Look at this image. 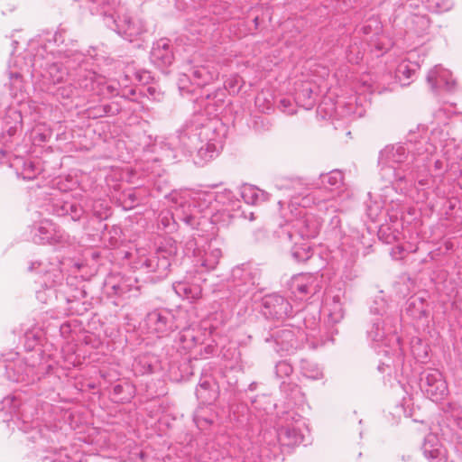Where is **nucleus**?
I'll return each instance as SVG.
<instances>
[{
	"label": "nucleus",
	"mask_w": 462,
	"mask_h": 462,
	"mask_svg": "<svg viewBox=\"0 0 462 462\" xmlns=\"http://www.w3.org/2000/svg\"><path fill=\"white\" fill-rule=\"evenodd\" d=\"M420 142H416L413 134H410L406 143L385 146L379 153V174L385 185H391L402 194L411 197L417 202L428 199V179L420 178L415 173L420 169V162L430 159L429 154L434 151L430 145L421 152ZM420 172V170H418Z\"/></svg>",
	"instance_id": "nucleus-1"
},
{
	"label": "nucleus",
	"mask_w": 462,
	"mask_h": 462,
	"mask_svg": "<svg viewBox=\"0 0 462 462\" xmlns=\"http://www.w3.org/2000/svg\"><path fill=\"white\" fill-rule=\"evenodd\" d=\"M39 406L40 401L35 396L24 398L21 393L8 395L0 402V420L12 430L14 427L23 432L32 430L29 439L36 442L45 438L40 420L44 422L43 426L47 430L55 432L60 428L58 424H48L45 418H40L41 411L43 416L45 411L51 409V405L45 403L41 409Z\"/></svg>",
	"instance_id": "nucleus-2"
},
{
	"label": "nucleus",
	"mask_w": 462,
	"mask_h": 462,
	"mask_svg": "<svg viewBox=\"0 0 462 462\" xmlns=\"http://www.w3.org/2000/svg\"><path fill=\"white\" fill-rule=\"evenodd\" d=\"M370 312L376 316L367 328V337L372 346L377 349L378 354H383L386 356H393L396 365L402 363L405 351L404 343L396 335L401 320L400 315L398 313L394 316L389 315L386 301L381 297L374 300L370 306ZM392 365H395V361L383 362L379 365L378 369L383 372V366L390 367Z\"/></svg>",
	"instance_id": "nucleus-3"
},
{
	"label": "nucleus",
	"mask_w": 462,
	"mask_h": 462,
	"mask_svg": "<svg viewBox=\"0 0 462 462\" xmlns=\"http://www.w3.org/2000/svg\"><path fill=\"white\" fill-rule=\"evenodd\" d=\"M278 189H285L291 199L289 204L291 217L279 233L281 242H292L293 238L306 240L318 236L321 221L319 217L307 211L303 205L302 183L299 180H286L276 184Z\"/></svg>",
	"instance_id": "nucleus-4"
},
{
	"label": "nucleus",
	"mask_w": 462,
	"mask_h": 462,
	"mask_svg": "<svg viewBox=\"0 0 462 462\" xmlns=\"http://www.w3.org/2000/svg\"><path fill=\"white\" fill-rule=\"evenodd\" d=\"M219 125L218 119L196 114L180 131L179 139L189 152L197 151L207 162L216 157L223 147L224 134L218 130Z\"/></svg>",
	"instance_id": "nucleus-5"
},
{
	"label": "nucleus",
	"mask_w": 462,
	"mask_h": 462,
	"mask_svg": "<svg viewBox=\"0 0 462 462\" xmlns=\"http://www.w3.org/2000/svg\"><path fill=\"white\" fill-rule=\"evenodd\" d=\"M175 212L174 221H182L186 226L198 228L205 215H211L212 221L217 222V208L215 207V191L175 189L165 196Z\"/></svg>",
	"instance_id": "nucleus-6"
},
{
	"label": "nucleus",
	"mask_w": 462,
	"mask_h": 462,
	"mask_svg": "<svg viewBox=\"0 0 462 462\" xmlns=\"http://www.w3.org/2000/svg\"><path fill=\"white\" fill-rule=\"evenodd\" d=\"M42 360L41 352L29 357H21L16 352L4 354L0 356V379L33 384L52 368L51 363Z\"/></svg>",
	"instance_id": "nucleus-7"
},
{
	"label": "nucleus",
	"mask_w": 462,
	"mask_h": 462,
	"mask_svg": "<svg viewBox=\"0 0 462 462\" xmlns=\"http://www.w3.org/2000/svg\"><path fill=\"white\" fill-rule=\"evenodd\" d=\"M329 233L335 239H340V245L333 256L337 263V268L342 269L346 279L352 280L356 276L354 266L359 255L361 246L364 245L363 235L357 229H351L346 235L341 230V219L334 216L329 221Z\"/></svg>",
	"instance_id": "nucleus-8"
},
{
	"label": "nucleus",
	"mask_w": 462,
	"mask_h": 462,
	"mask_svg": "<svg viewBox=\"0 0 462 462\" xmlns=\"http://www.w3.org/2000/svg\"><path fill=\"white\" fill-rule=\"evenodd\" d=\"M343 173L338 170H333L328 173L319 175V189L302 197L303 205L310 206L312 203L320 211L337 210V198L341 193L343 185Z\"/></svg>",
	"instance_id": "nucleus-9"
},
{
	"label": "nucleus",
	"mask_w": 462,
	"mask_h": 462,
	"mask_svg": "<svg viewBox=\"0 0 462 462\" xmlns=\"http://www.w3.org/2000/svg\"><path fill=\"white\" fill-rule=\"evenodd\" d=\"M183 252L199 273L215 270L223 255L219 243L216 239L202 244L194 236L185 242Z\"/></svg>",
	"instance_id": "nucleus-10"
},
{
	"label": "nucleus",
	"mask_w": 462,
	"mask_h": 462,
	"mask_svg": "<svg viewBox=\"0 0 462 462\" xmlns=\"http://www.w3.org/2000/svg\"><path fill=\"white\" fill-rule=\"evenodd\" d=\"M176 248L160 247L156 252L148 255H140L133 263V268L140 273L150 274L145 280L155 282L167 276L171 259Z\"/></svg>",
	"instance_id": "nucleus-11"
},
{
	"label": "nucleus",
	"mask_w": 462,
	"mask_h": 462,
	"mask_svg": "<svg viewBox=\"0 0 462 462\" xmlns=\"http://www.w3.org/2000/svg\"><path fill=\"white\" fill-rule=\"evenodd\" d=\"M71 55L72 58L68 54L66 58L69 59L67 62L69 63V67L73 69L71 81L74 88L95 96L97 88V79L101 78V75L97 73L95 68H89L93 55L90 53L86 55L79 51Z\"/></svg>",
	"instance_id": "nucleus-12"
},
{
	"label": "nucleus",
	"mask_w": 462,
	"mask_h": 462,
	"mask_svg": "<svg viewBox=\"0 0 462 462\" xmlns=\"http://www.w3.org/2000/svg\"><path fill=\"white\" fill-rule=\"evenodd\" d=\"M77 51H57L59 54V58L57 60L50 63L51 60H47L46 62L42 60V55L41 53H37L32 63V67L33 68V71L37 72L41 69V76L46 79L49 83L58 84L62 82L66 78H69L71 79L73 69L69 67V63L67 62L69 60L66 58V55H70L72 58L73 53Z\"/></svg>",
	"instance_id": "nucleus-13"
},
{
	"label": "nucleus",
	"mask_w": 462,
	"mask_h": 462,
	"mask_svg": "<svg viewBox=\"0 0 462 462\" xmlns=\"http://www.w3.org/2000/svg\"><path fill=\"white\" fill-rule=\"evenodd\" d=\"M133 79L139 83L146 84L151 79V75L150 72L146 70H135L132 72L131 69H128L122 82L106 80L101 75V78L97 79V88L95 96L103 98L122 96L123 97L133 99L131 97L135 96L136 90L134 88H126L127 82Z\"/></svg>",
	"instance_id": "nucleus-14"
},
{
	"label": "nucleus",
	"mask_w": 462,
	"mask_h": 462,
	"mask_svg": "<svg viewBox=\"0 0 462 462\" xmlns=\"http://www.w3.org/2000/svg\"><path fill=\"white\" fill-rule=\"evenodd\" d=\"M186 312L183 310H171L168 309H157L149 312L145 318V326L150 333L158 337L168 336L175 329L183 326Z\"/></svg>",
	"instance_id": "nucleus-15"
},
{
	"label": "nucleus",
	"mask_w": 462,
	"mask_h": 462,
	"mask_svg": "<svg viewBox=\"0 0 462 462\" xmlns=\"http://www.w3.org/2000/svg\"><path fill=\"white\" fill-rule=\"evenodd\" d=\"M307 337L300 328L285 325L274 329L270 337H265V342H273L274 351L281 356H290L303 346Z\"/></svg>",
	"instance_id": "nucleus-16"
},
{
	"label": "nucleus",
	"mask_w": 462,
	"mask_h": 462,
	"mask_svg": "<svg viewBox=\"0 0 462 462\" xmlns=\"http://www.w3.org/2000/svg\"><path fill=\"white\" fill-rule=\"evenodd\" d=\"M276 433L282 446L292 447L304 442L306 435L309 434V429L301 416L288 412Z\"/></svg>",
	"instance_id": "nucleus-17"
},
{
	"label": "nucleus",
	"mask_w": 462,
	"mask_h": 462,
	"mask_svg": "<svg viewBox=\"0 0 462 462\" xmlns=\"http://www.w3.org/2000/svg\"><path fill=\"white\" fill-rule=\"evenodd\" d=\"M218 77V70L212 63L192 66L189 74H181L178 80V87L181 95L193 93L195 89L191 86L202 88L210 84Z\"/></svg>",
	"instance_id": "nucleus-18"
},
{
	"label": "nucleus",
	"mask_w": 462,
	"mask_h": 462,
	"mask_svg": "<svg viewBox=\"0 0 462 462\" xmlns=\"http://www.w3.org/2000/svg\"><path fill=\"white\" fill-rule=\"evenodd\" d=\"M103 20L108 28L129 42H133L145 31L144 23L141 19L132 17L126 13H118L116 16L113 14H105Z\"/></svg>",
	"instance_id": "nucleus-19"
},
{
	"label": "nucleus",
	"mask_w": 462,
	"mask_h": 462,
	"mask_svg": "<svg viewBox=\"0 0 462 462\" xmlns=\"http://www.w3.org/2000/svg\"><path fill=\"white\" fill-rule=\"evenodd\" d=\"M259 272L251 264H241L232 269L231 279L233 295L235 299H240L251 294L259 281Z\"/></svg>",
	"instance_id": "nucleus-20"
},
{
	"label": "nucleus",
	"mask_w": 462,
	"mask_h": 462,
	"mask_svg": "<svg viewBox=\"0 0 462 462\" xmlns=\"http://www.w3.org/2000/svg\"><path fill=\"white\" fill-rule=\"evenodd\" d=\"M324 286V277L319 273H299L291 277L289 287L300 300L309 299L319 293Z\"/></svg>",
	"instance_id": "nucleus-21"
},
{
	"label": "nucleus",
	"mask_w": 462,
	"mask_h": 462,
	"mask_svg": "<svg viewBox=\"0 0 462 462\" xmlns=\"http://www.w3.org/2000/svg\"><path fill=\"white\" fill-rule=\"evenodd\" d=\"M420 390L433 402L443 400L448 393V384L441 372L427 368L420 374Z\"/></svg>",
	"instance_id": "nucleus-22"
},
{
	"label": "nucleus",
	"mask_w": 462,
	"mask_h": 462,
	"mask_svg": "<svg viewBox=\"0 0 462 462\" xmlns=\"http://www.w3.org/2000/svg\"><path fill=\"white\" fill-rule=\"evenodd\" d=\"M88 199L83 196L66 197L53 199L48 210L58 217H69L73 221H79L86 214Z\"/></svg>",
	"instance_id": "nucleus-23"
},
{
	"label": "nucleus",
	"mask_w": 462,
	"mask_h": 462,
	"mask_svg": "<svg viewBox=\"0 0 462 462\" xmlns=\"http://www.w3.org/2000/svg\"><path fill=\"white\" fill-rule=\"evenodd\" d=\"M140 288L141 286L136 276L116 273L109 275L105 281V290L108 295H115L124 299L138 296Z\"/></svg>",
	"instance_id": "nucleus-24"
},
{
	"label": "nucleus",
	"mask_w": 462,
	"mask_h": 462,
	"mask_svg": "<svg viewBox=\"0 0 462 462\" xmlns=\"http://www.w3.org/2000/svg\"><path fill=\"white\" fill-rule=\"evenodd\" d=\"M261 311L267 319H282L292 314V306L283 296L273 293L262 299Z\"/></svg>",
	"instance_id": "nucleus-25"
},
{
	"label": "nucleus",
	"mask_w": 462,
	"mask_h": 462,
	"mask_svg": "<svg viewBox=\"0 0 462 462\" xmlns=\"http://www.w3.org/2000/svg\"><path fill=\"white\" fill-rule=\"evenodd\" d=\"M32 240L36 244H60L67 240V236L52 221L44 219L32 230Z\"/></svg>",
	"instance_id": "nucleus-26"
},
{
	"label": "nucleus",
	"mask_w": 462,
	"mask_h": 462,
	"mask_svg": "<svg viewBox=\"0 0 462 462\" xmlns=\"http://www.w3.org/2000/svg\"><path fill=\"white\" fill-rule=\"evenodd\" d=\"M204 281L202 277H195L193 280L191 274L188 273L183 280L173 282L172 289L179 297L195 300L202 295L201 282Z\"/></svg>",
	"instance_id": "nucleus-27"
},
{
	"label": "nucleus",
	"mask_w": 462,
	"mask_h": 462,
	"mask_svg": "<svg viewBox=\"0 0 462 462\" xmlns=\"http://www.w3.org/2000/svg\"><path fill=\"white\" fill-rule=\"evenodd\" d=\"M23 117L14 107H8L0 119V143H6L22 128Z\"/></svg>",
	"instance_id": "nucleus-28"
},
{
	"label": "nucleus",
	"mask_w": 462,
	"mask_h": 462,
	"mask_svg": "<svg viewBox=\"0 0 462 462\" xmlns=\"http://www.w3.org/2000/svg\"><path fill=\"white\" fill-rule=\"evenodd\" d=\"M427 82L434 91L441 89L451 91L456 84L451 72L444 69L441 65H436L429 71Z\"/></svg>",
	"instance_id": "nucleus-29"
},
{
	"label": "nucleus",
	"mask_w": 462,
	"mask_h": 462,
	"mask_svg": "<svg viewBox=\"0 0 462 462\" xmlns=\"http://www.w3.org/2000/svg\"><path fill=\"white\" fill-rule=\"evenodd\" d=\"M150 59L160 69H165L170 66L174 60L170 40L162 38L155 42L150 53Z\"/></svg>",
	"instance_id": "nucleus-30"
},
{
	"label": "nucleus",
	"mask_w": 462,
	"mask_h": 462,
	"mask_svg": "<svg viewBox=\"0 0 462 462\" xmlns=\"http://www.w3.org/2000/svg\"><path fill=\"white\" fill-rule=\"evenodd\" d=\"M62 280V274L58 268H53L44 272L45 288L36 292L37 300L42 303H51L57 299L56 289L54 286Z\"/></svg>",
	"instance_id": "nucleus-31"
},
{
	"label": "nucleus",
	"mask_w": 462,
	"mask_h": 462,
	"mask_svg": "<svg viewBox=\"0 0 462 462\" xmlns=\"http://www.w3.org/2000/svg\"><path fill=\"white\" fill-rule=\"evenodd\" d=\"M215 207L217 208V214L222 212L227 217H233L234 213L238 211L241 203L232 190L224 189L221 191H215Z\"/></svg>",
	"instance_id": "nucleus-32"
},
{
	"label": "nucleus",
	"mask_w": 462,
	"mask_h": 462,
	"mask_svg": "<svg viewBox=\"0 0 462 462\" xmlns=\"http://www.w3.org/2000/svg\"><path fill=\"white\" fill-rule=\"evenodd\" d=\"M319 96V87L312 82H303L296 88L294 101L299 106L306 110L314 107Z\"/></svg>",
	"instance_id": "nucleus-33"
},
{
	"label": "nucleus",
	"mask_w": 462,
	"mask_h": 462,
	"mask_svg": "<svg viewBox=\"0 0 462 462\" xmlns=\"http://www.w3.org/2000/svg\"><path fill=\"white\" fill-rule=\"evenodd\" d=\"M381 31V23L377 18L372 17L366 20L358 29H356V32L357 34H363L365 37L364 41H365L369 46H374L376 49L383 51L384 50V47L378 38Z\"/></svg>",
	"instance_id": "nucleus-34"
},
{
	"label": "nucleus",
	"mask_w": 462,
	"mask_h": 462,
	"mask_svg": "<svg viewBox=\"0 0 462 462\" xmlns=\"http://www.w3.org/2000/svg\"><path fill=\"white\" fill-rule=\"evenodd\" d=\"M206 452L210 462H262L261 459H253L248 457L244 460L233 457L231 450L220 446L218 442L208 443Z\"/></svg>",
	"instance_id": "nucleus-35"
},
{
	"label": "nucleus",
	"mask_w": 462,
	"mask_h": 462,
	"mask_svg": "<svg viewBox=\"0 0 462 462\" xmlns=\"http://www.w3.org/2000/svg\"><path fill=\"white\" fill-rule=\"evenodd\" d=\"M415 57L416 52L410 51L408 57L402 60L397 65L395 76L403 86L410 84V80L420 68L419 62L414 60Z\"/></svg>",
	"instance_id": "nucleus-36"
},
{
	"label": "nucleus",
	"mask_w": 462,
	"mask_h": 462,
	"mask_svg": "<svg viewBox=\"0 0 462 462\" xmlns=\"http://www.w3.org/2000/svg\"><path fill=\"white\" fill-rule=\"evenodd\" d=\"M448 132L441 128V127H436L433 128L430 132V134L429 137H421L420 140H417L416 135L413 134V138L416 142H420V147L421 152H424L426 148H429L430 145L434 147V151L429 154L432 156L433 152H437L439 147H445L448 146Z\"/></svg>",
	"instance_id": "nucleus-37"
},
{
	"label": "nucleus",
	"mask_w": 462,
	"mask_h": 462,
	"mask_svg": "<svg viewBox=\"0 0 462 462\" xmlns=\"http://www.w3.org/2000/svg\"><path fill=\"white\" fill-rule=\"evenodd\" d=\"M430 19L424 13L410 14L407 17L406 32L410 37L416 35L421 37L428 33L430 29Z\"/></svg>",
	"instance_id": "nucleus-38"
},
{
	"label": "nucleus",
	"mask_w": 462,
	"mask_h": 462,
	"mask_svg": "<svg viewBox=\"0 0 462 462\" xmlns=\"http://www.w3.org/2000/svg\"><path fill=\"white\" fill-rule=\"evenodd\" d=\"M434 165V171L436 176H441L444 172L448 170L449 163L446 158H439L437 152H433L432 156L430 155V159L425 162H420V178L426 177L428 182L430 181V165ZM415 173H418V168H416Z\"/></svg>",
	"instance_id": "nucleus-39"
},
{
	"label": "nucleus",
	"mask_w": 462,
	"mask_h": 462,
	"mask_svg": "<svg viewBox=\"0 0 462 462\" xmlns=\"http://www.w3.org/2000/svg\"><path fill=\"white\" fill-rule=\"evenodd\" d=\"M323 311L328 315V321L331 323H337L342 320L344 308L340 292L326 298Z\"/></svg>",
	"instance_id": "nucleus-40"
},
{
	"label": "nucleus",
	"mask_w": 462,
	"mask_h": 462,
	"mask_svg": "<svg viewBox=\"0 0 462 462\" xmlns=\"http://www.w3.org/2000/svg\"><path fill=\"white\" fill-rule=\"evenodd\" d=\"M240 196L248 205H259L269 200V193L250 184H244L241 187Z\"/></svg>",
	"instance_id": "nucleus-41"
},
{
	"label": "nucleus",
	"mask_w": 462,
	"mask_h": 462,
	"mask_svg": "<svg viewBox=\"0 0 462 462\" xmlns=\"http://www.w3.org/2000/svg\"><path fill=\"white\" fill-rule=\"evenodd\" d=\"M34 72L33 69L31 70L27 65L26 68L20 67L19 69H10L8 74L11 94L16 97L18 93H22L24 88L23 77L25 73L33 75Z\"/></svg>",
	"instance_id": "nucleus-42"
},
{
	"label": "nucleus",
	"mask_w": 462,
	"mask_h": 462,
	"mask_svg": "<svg viewBox=\"0 0 462 462\" xmlns=\"http://www.w3.org/2000/svg\"><path fill=\"white\" fill-rule=\"evenodd\" d=\"M10 166L15 167L17 174L24 180H33L41 171V168L33 162L23 160L21 157L15 158L14 162H12Z\"/></svg>",
	"instance_id": "nucleus-43"
},
{
	"label": "nucleus",
	"mask_w": 462,
	"mask_h": 462,
	"mask_svg": "<svg viewBox=\"0 0 462 462\" xmlns=\"http://www.w3.org/2000/svg\"><path fill=\"white\" fill-rule=\"evenodd\" d=\"M281 243L283 245L291 244V242ZM291 244H293V245L291 248V254L296 262H306L312 256L311 246L306 240L293 238Z\"/></svg>",
	"instance_id": "nucleus-44"
},
{
	"label": "nucleus",
	"mask_w": 462,
	"mask_h": 462,
	"mask_svg": "<svg viewBox=\"0 0 462 462\" xmlns=\"http://www.w3.org/2000/svg\"><path fill=\"white\" fill-rule=\"evenodd\" d=\"M405 312L413 319H422L427 313V304L425 300L420 296H411L406 301Z\"/></svg>",
	"instance_id": "nucleus-45"
},
{
	"label": "nucleus",
	"mask_w": 462,
	"mask_h": 462,
	"mask_svg": "<svg viewBox=\"0 0 462 462\" xmlns=\"http://www.w3.org/2000/svg\"><path fill=\"white\" fill-rule=\"evenodd\" d=\"M336 113L342 116H349V117H361L365 115V110L363 107L357 106V100L350 98L348 102H337L336 105Z\"/></svg>",
	"instance_id": "nucleus-46"
},
{
	"label": "nucleus",
	"mask_w": 462,
	"mask_h": 462,
	"mask_svg": "<svg viewBox=\"0 0 462 462\" xmlns=\"http://www.w3.org/2000/svg\"><path fill=\"white\" fill-rule=\"evenodd\" d=\"M425 4L421 0H404L395 10L396 17L423 13Z\"/></svg>",
	"instance_id": "nucleus-47"
},
{
	"label": "nucleus",
	"mask_w": 462,
	"mask_h": 462,
	"mask_svg": "<svg viewBox=\"0 0 462 462\" xmlns=\"http://www.w3.org/2000/svg\"><path fill=\"white\" fill-rule=\"evenodd\" d=\"M153 358L143 355L137 356L133 363V371L136 375H144L153 373Z\"/></svg>",
	"instance_id": "nucleus-48"
},
{
	"label": "nucleus",
	"mask_w": 462,
	"mask_h": 462,
	"mask_svg": "<svg viewBox=\"0 0 462 462\" xmlns=\"http://www.w3.org/2000/svg\"><path fill=\"white\" fill-rule=\"evenodd\" d=\"M423 454L426 458L434 460L439 455L438 438L434 434H429L422 446Z\"/></svg>",
	"instance_id": "nucleus-49"
},
{
	"label": "nucleus",
	"mask_w": 462,
	"mask_h": 462,
	"mask_svg": "<svg viewBox=\"0 0 462 462\" xmlns=\"http://www.w3.org/2000/svg\"><path fill=\"white\" fill-rule=\"evenodd\" d=\"M300 369L301 374L306 378L311 380H319L323 377V373L318 365L309 360L302 359L300 361Z\"/></svg>",
	"instance_id": "nucleus-50"
},
{
	"label": "nucleus",
	"mask_w": 462,
	"mask_h": 462,
	"mask_svg": "<svg viewBox=\"0 0 462 462\" xmlns=\"http://www.w3.org/2000/svg\"><path fill=\"white\" fill-rule=\"evenodd\" d=\"M45 334L46 333L39 328L27 330L24 334L25 347L29 350H32L37 345L42 343Z\"/></svg>",
	"instance_id": "nucleus-51"
},
{
	"label": "nucleus",
	"mask_w": 462,
	"mask_h": 462,
	"mask_svg": "<svg viewBox=\"0 0 462 462\" xmlns=\"http://www.w3.org/2000/svg\"><path fill=\"white\" fill-rule=\"evenodd\" d=\"M182 329L179 334V340L182 343V346L185 349H190L197 344V337L194 330L189 327H186V322L183 321Z\"/></svg>",
	"instance_id": "nucleus-52"
},
{
	"label": "nucleus",
	"mask_w": 462,
	"mask_h": 462,
	"mask_svg": "<svg viewBox=\"0 0 462 462\" xmlns=\"http://www.w3.org/2000/svg\"><path fill=\"white\" fill-rule=\"evenodd\" d=\"M79 185V181L76 178L67 175L64 177H59L54 180V186L60 192H68L73 190Z\"/></svg>",
	"instance_id": "nucleus-53"
},
{
	"label": "nucleus",
	"mask_w": 462,
	"mask_h": 462,
	"mask_svg": "<svg viewBox=\"0 0 462 462\" xmlns=\"http://www.w3.org/2000/svg\"><path fill=\"white\" fill-rule=\"evenodd\" d=\"M453 7L452 0H426L425 8L434 13L449 11Z\"/></svg>",
	"instance_id": "nucleus-54"
},
{
	"label": "nucleus",
	"mask_w": 462,
	"mask_h": 462,
	"mask_svg": "<svg viewBox=\"0 0 462 462\" xmlns=\"http://www.w3.org/2000/svg\"><path fill=\"white\" fill-rule=\"evenodd\" d=\"M51 462H77L76 455L71 456L67 448H62L60 450H53L51 455L45 457Z\"/></svg>",
	"instance_id": "nucleus-55"
},
{
	"label": "nucleus",
	"mask_w": 462,
	"mask_h": 462,
	"mask_svg": "<svg viewBox=\"0 0 462 462\" xmlns=\"http://www.w3.org/2000/svg\"><path fill=\"white\" fill-rule=\"evenodd\" d=\"M91 211L94 217H96L99 221L103 219H106L109 213V207L107 204L101 199L95 200L91 205Z\"/></svg>",
	"instance_id": "nucleus-56"
},
{
	"label": "nucleus",
	"mask_w": 462,
	"mask_h": 462,
	"mask_svg": "<svg viewBox=\"0 0 462 462\" xmlns=\"http://www.w3.org/2000/svg\"><path fill=\"white\" fill-rule=\"evenodd\" d=\"M67 315V310H64L63 311H58L57 317L54 318V323L50 324L48 327H46V329L49 330L50 327H53L54 328H59V332L60 336L64 338H67L71 332V326L69 322H63L60 323L58 319L60 316Z\"/></svg>",
	"instance_id": "nucleus-57"
},
{
	"label": "nucleus",
	"mask_w": 462,
	"mask_h": 462,
	"mask_svg": "<svg viewBox=\"0 0 462 462\" xmlns=\"http://www.w3.org/2000/svg\"><path fill=\"white\" fill-rule=\"evenodd\" d=\"M298 106L299 105L295 103L294 97H284L279 100V109L287 115H294Z\"/></svg>",
	"instance_id": "nucleus-58"
},
{
	"label": "nucleus",
	"mask_w": 462,
	"mask_h": 462,
	"mask_svg": "<svg viewBox=\"0 0 462 462\" xmlns=\"http://www.w3.org/2000/svg\"><path fill=\"white\" fill-rule=\"evenodd\" d=\"M292 372V365L285 360L280 361L275 365V374L280 379L290 377Z\"/></svg>",
	"instance_id": "nucleus-59"
},
{
	"label": "nucleus",
	"mask_w": 462,
	"mask_h": 462,
	"mask_svg": "<svg viewBox=\"0 0 462 462\" xmlns=\"http://www.w3.org/2000/svg\"><path fill=\"white\" fill-rule=\"evenodd\" d=\"M196 395L201 402L209 404L216 400L217 392L215 389H196Z\"/></svg>",
	"instance_id": "nucleus-60"
},
{
	"label": "nucleus",
	"mask_w": 462,
	"mask_h": 462,
	"mask_svg": "<svg viewBox=\"0 0 462 462\" xmlns=\"http://www.w3.org/2000/svg\"><path fill=\"white\" fill-rule=\"evenodd\" d=\"M363 49L356 46V44L350 45L346 51V59L351 63H358L363 59Z\"/></svg>",
	"instance_id": "nucleus-61"
},
{
	"label": "nucleus",
	"mask_w": 462,
	"mask_h": 462,
	"mask_svg": "<svg viewBox=\"0 0 462 462\" xmlns=\"http://www.w3.org/2000/svg\"><path fill=\"white\" fill-rule=\"evenodd\" d=\"M148 98L152 99L154 101H161L163 97V93H162L156 87L150 86L146 88V93Z\"/></svg>",
	"instance_id": "nucleus-62"
},
{
	"label": "nucleus",
	"mask_w": 462,
	"mask_h": 462,
	"mask_svg": "<svg viewBox=\"0 0 462 462\" xmlns=\"http://www.w3.org/2000/svg\"><path fill=\"white\" fill-rule=\"evenodd\" d=\"M125 386L122 384H116L113 388V395L116 398V401L125 402L130 400V394L128 396L120 397L121 393L124 392Z\"/></svg>",
	"instance_id": "nucleus-63"
},
{
	"label": "nucleus",
	"mask_w": 462,
	"mask_h": 462,
	"mask_svg": "<svg viewBox=\"0 0 462 462\" xmlns=\"http://www.w3.org/2000/svg\"><path fill=\"white\" fill-rule=\"evenodd\" d=\"M65 34H66L65 30H59L54 33L53 42L57 46H60V44L64 43Z\"/></svg>",
	"instance_id": "nucleus-64"
}]
</instances>
